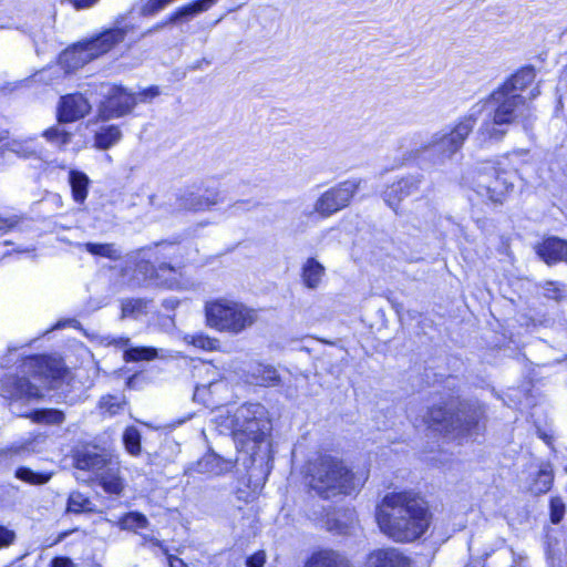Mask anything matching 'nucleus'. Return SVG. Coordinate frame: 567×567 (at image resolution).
Returning a JSON list of instances; mask_svg holds the SVG:
<instances>
[{
    "label": "nucleus",
    "instance_id": "6",
    "mask_svg": "<svg viewBox=\"0 0 567 567\" xmlns=\"http://www.w3.org/2000/svg\"><path fill=\"white\" fill-rule=\"evenodd\" d=\"M309 485L322 498L329 499L355 489L354 475L342 461L321 455L310 464Z\"/></svg>",
    "mask_w": 567,
    "mask_h": 567
},
{
    "label": "nucleus",
    "instance_id": "18",
    "mask_svg": "<svg viewBox=\"0 0 567 567\" xmlns=\"http://www.w3.org/2000/svg\"><path fill=\"white\" fill-rule=\"evenodd\" d=\"M535 252L548 266L567 264V240L556 236L546 237L535 246Z\"/></svg>",
    "mask_w": 567,
    "mask_h": 567
},
{
    "label": "nucleus",
    "instance_id": "49",
    "mask_svg": "<svg viewBox=\"0 0 567 567\" xmlns=\"http://www.w3.org/2000/svg\"><path fill=\"white\" fill-rule=\"evenodd\" d=\"M544 293L547 298L554 299L556 301L560 300L561 290L558 288V286L554 282H547L544 287Z\"/></svg>",
    "mask_w": 567,
    "mask_h": 567
},
{
    "label": "nucleus",
    "instance_id": "13",
    "mask_svg": "<svg viewBox=\"0 0 567 567\" xmlns=\"http://www.w3.org/2000/svg\"><path fill=\"white\" fill-rule=\"evenodd\" d=\"M102 93L106 96L101 110L103 118L120 117L130 113L137 104V97L116 85L102 84Z\"/></svg>",
    "mask_w": 567,
    "mask_h": 567
},
{
    "label": "nucleus",
    "instance_id": "2",
    "mask_svg": "<svg viewBox=\"0 0 567 567\" xmlns=\"http://www.w3.org/2000/svg\"><path fill=\"white\" fill-rule=\"evenodd\" d=\"M483 111L487 114L476 132L480 145L502 141L509 125L520 123L526 127L533 117L532 103L501 89L492 92L487 99L477 102L470 110L475 113V121Z\"/></svg>",
    "mask_w": 567,
    "mask_h": 567
},
{
    "label": "nucleus",
    "instance_id": "8",
    "mask_svg": "<svg viewBox=\"0 0 567 567\" xmlns=\"http://www.w3.org/2000/svg\"><path fill=\"white\" fill-rule=\"evenodd\" d=\"M475 125V113L468 112L454 125L435 132L431 138L416 150L419 156H429L433 164H443L451 159L464 145Z\"/></svg>",
    "mask_w": 567,
    "mask_h": 567
},
{
    "label": "nucleus",
    "instance_id": "44",
    "mask_svg": "<svg viewBox=\"0 0 567 567\" xmlns=\"http://www.w3.org/2000/svg\"><path fill=\"white\" fill-rule=\"evenodd\" d=\"M16 539V533L6 526H0V548L9 547Z\"/></svg>",
    "mask_w": 567,
    "mask_h": 567
},
{
    "label": "nucleus",
    "instance_id": "24",
    "mask_svg": "<svg viewBox=\"0 0 567 567\" xmlns=\"http://www.w3.org/2000/svg\"><path fill=\"white\" fill-rule=\"evenodd\" d=\"M10 151L16 153L22 158H38L43 159L45 150L42 145L38 144L34 138L25 141H12Z\"/></svg>",
    "mask_w": 567,
    "mask_h": 567
},
{
    "label": "nucleus",
    "instance_id": "58",
    "mask_svg": "<svg viewBox=\"0 0 567 567\" xmlns=\"http://www.w3.org/2000/svg\"><path fill=\"white\" fill-rule=\"evenodd\" d=\"M1 157H2V156L0 155V158H1Z\"/></svg>",
    "mask_w": 567,
    "mask_h": 567
},
{
    "label": "nucleus",
    "instance_id": "19",
    "mask_svg": "<svg viewBox=\"0 0 567 567\" xmlns=\"http://www.w3.org/2000/svg\"><path fill=\"white\" fill-rule=\"evenodd\" d=\"M227 390V383L224 380H212L207 384H197L195 386L194 400L207 408H215L223 404L220 394Z\"/></svg>",
    "mask_w": 567,
    "mask_h": 567
},
{
    "label": "nucleus",
    "instance_id": "3",
    "mask_svg": "<svg viewBox=\"0 0 567 567\" xmlns=\"http://www.w3.org/2000/svg\"><path fill=\"white\" fill-rule=\"evenodd\" d=\"M225 425L230 429L237 450L249 455L251 462L268 457L272 426L262 404L246 403L238 406L226 417Z\"/></svg>",
    "mask_w": 567,
    "mask_h": 567
},
{
    "label": "nucleus",
    "instance_id": "45",
    "mask_svg": "<svg viewBox=\"0 0 567 567\" xmlns=\"http://www.w3.org/2000/svg\"><path fill=\"white\" fill-rule=\"evenodd\" d=\"M158 95H159V89L157 86H150V87L138 92L137 94H135V96L137 97V103L138 102H142V103L150 102Z\"/></svg>",
    "mask_w": 567,
    "mask_h": 567
},
{
    "label": "nucleus",
    "instance_id": "33",
    "mask_svg": "<svg viewBox=\"0 0 567 567\" xmlns=\"http://www.w3.org/2000/svg\"><path fill=\"white\" fill-rule=\"evenodd\" d=\"M117 525L123 530L137 532L148 526V519L138 512H130L118 519Z\"/></svg>",
    "mask_w": 567,
    "mask_h": 567
},
{
    "label": "nucleus",
    "instance_id": "41",
    "mask_svg": "<svg viewBox=\"0 0 567 567\" xmlns=\"http://www.w3.org/2000/svg\"><path fill=\"white\" fill-rule=\"evenodd\" d=\"M565 513V504L560 499H551L550 502V520L558 524Z\"/></svg>",
    "mask_w": 567,
    "mask_h": 567
},
{
    "label": "nucleus",
    "instance_id": "5",
    "mask_svg": "<svg viewBox=\"0 0 567 567\" xmlns=\"http://www.w3.org/2000/svg\"><path fill=\"white\" fill-rule=\"evenodd\" d=\"M74 467L87 473V481H96L106 493L120 494L123 482L120 476V461L116 456L96 445L83 446L73 454Z\"/></svg>",
    "mask_w": 567,
    "mask_h": 567
},
{
    "label": "nucleus",
    "instance_id": "52",
    "mask_svg": "<svg viewBox=\"0 0 567 567\" xmlns=\"http://www.w3.org/2000/svg\"><path fill=\"white\" fill-rule=\"evenodd\" d=\"M51 567H74V565L68 557H55L51 561Z\"/></svg>",
    "mask_w": 567,
    "mask_h": 567
},
{
    "label": "nucleus",
    "instance_id": "48",
    "mask_svg": "<svg viewBox=\"0 0 567 567\" xmlns=\"http://www.w3.org/2000/svg\"><path fill=\"white\" fill-rule=\"evenodd\" d=\"M141 538H142V543H141L142 546L158 547L162 549V551L164 554H167V548L163 545V543L161 540H158L157 538L153 537L152 535L142 534Z\"/></svg>",
    "mask_w": 567,
    "mask_h": 567
},
{
    "label": "nucleus",
    "instance_id": "53",
    "mask_svg": "<svg viewBox=\"0 0 567 567\" xmlns=\"http://www.w3.org/2000/svg\"><path fill=\"white\" fill-rule=\"evenodd\" d=\"M169 567H187L182 559L176 556L168 555Z\"/></svg>",
    "mask_w": 567,
    "mask_h": 567
},
{
    "label": "nucleus",
    "instance_id": "29",
    "mask_svg": "<svg viewBox=\"0 0 567 567\" xmlns=\"http://www.w3.org/2000/svg\"><path fill=\"white\" fill-rule=\"evenodd\" d=\"M58 121L56 125H53L45 131H43L42 136L49 142L51 145L56 146L59 150H63L66 145L71 143L72 133L66 131Z\"/></svg>",
    "mask_w": 567,
    "mask_h": 567
},
{
    "label": "nucleus",
    "instance_id": "26",
    "mask_svg": "<svg viewBox=\"0 0 567 567\" xmlns=\"http://www.w3.org/2000/svg\"><path fill=\"white\" fill-rule=\"evenodd\" d=\"M122 138L121 130L115 125L101 127L94 136V146L99 150H109Z\"/></svg>",
    "mask_w": 567,
    "mask_h": 567
},
{
    "label": "nucleus",
    "instance_id": "39",
    "mask_svg": "<svg viewBox=\"0 0 567 567\" xmlns=\"http://www.w3.org/2000/svg\"><path fill=\"white\" fill-rule=\"evenodd\" d=\"M147 301L144 299H124L122 301V316H137L145 312Z\"/></svg>",
    "mask_w": 567,
    "mask_h": 567
},
{
    "label": "nucleus",
    "instance_id": "15",
    "mask_svg": "<svg viewBox=\"0 0 567 567\" xmlns=\"http://www.w3.org/2000/svg\"><path fill=\"white\" fill-rule=\"evenodd\" d=\"M91 109V103L82 94H68L59 101L56 118L60 124L72 123L87 115Z\"/></svg>",
    "mask_w": 567,
    "mask_h": 567
},
{
    "label": "nucleus",
    "instance_id": "56",
    "mask_svg": "<svg viewBox=\"0 0 567 567\" xmlns=\"http://www.w3.org/2000/svg\"><path fill=\"white\" fill-rule=\"evenodd\" d=\"M33 360H34L37 363H39V362H42V361H43V359H42V358H34Z\"/></svg>",
    "mask_w": 567,
    "mask_h": 567
},
{
    "label": "nucleus",
    "instance_id": "28",
    "mask_svg": "<svg viewBox=\"0 0 567 567\" xmlns=\"http://www.w3.org/2000/svg\"><path fill=\"white\" fill-rule=\"evenodd\" d=\"M323 275L324 267L313 258H309L302 267V280L310 289L318 287Z\"/></svg>",
    "mask_w": 567,
    "mask_h": 567
},
{
    "label": "nucleus",
    "instance_id": "11",
    "mask_svg": "<svg viewBox=\"0 0 567 567\" xmlns=\"http://www.w3.org/2000/svg\"><path fill=\"white\" fill-rule=\"evenodd\" d=\"M126 32L125 28L120 27L106 29L96 38L79 43L72 50L65 51L61 60L68 63L70 68H80L112 50L124 40Z\"/></svg>",
    "mask_w": 567,
    "mask_h": 567
},
{
    "label": "nucleus",
    "instance_id": "17",
    "mask_svg": "<svg viewBox=\"0 0 567 567\" xmlns=\"http://www.w3.org/2000/svg\"><path fill=\"white\" fill-rule=\"evenodd\" d=\"M220 202L218 192H206L202 195L193 188L182 189L176 197L179 209L188 212H204Z\"/></svg>",
    "mask_w": 567,
    "mask_h": 567
},
{
    "label": "nucleus",
    "instance_id": "55",
    "mask_svg": "<svg viewBox=\"0 0 567 567\" xmlns=\"http://www.w3.org/2000/svg\"><path fill=\"white\" fill-rule=\"evenodd\" d=\"M32 250H33V248H28V249L19 250V251H20V252H30V251H32Z\"/></svg>",
    "mask_w": 567,
    "mask_h": 567
},
{
    "label": "nucleus",
    "instance_id": "9",
    "mask_svg": "<svg viewBox=\"0 0 567 567\" xmlns=\"http://www.w3.org/2000/svg\"><path fill=\"white\" fill-rule=\"evenodd\" d=\"M204 310L206 323L209 328L230 334L241 333L258 319V313L255 309L227 298H216L206 301Z\"/></svg>",
    "mask_w": 567,
    "mask_h": 567
},
{
    "label": "nucleus",
    "instance_id": "43",
    "mask_svg": "<svg viewBox=\"0 0 567 567\" xmlns=\"http://www.w3.org/2000/svg\"><path fill=\"white\" fill-rule=\"evenodd\" d=\"M21 220H22V217L14 215V214L7 215V216L0 215V230H3V231L10 230V229L14 228L16 226H18Z\"/></svg>",
    "mask_w": 567,
    "mask_h": 567
},
{
    "label": "nucleus",
    "instance_id": "36",
    "mask_svg": "<svg viewBox=\"0 0 567 567\" xmlns=\"http://www.w3.org/2000/svg\"><path fill=\"white\" fill-rule=\"evenodd\" d=\"M93 504L89 497L80 492H73L68 499V511L80 514L93 511Z\"/></svg>",
    "mask_w": 567,
    "mask_h": 567
},
{
    "label": "nucleus",
    "instance_id": "30",
    "mask_svg": "<svg viewBox=\"0 0 567 567\" xmlns=\"http://www.w3.org/2000/svg\"><path fill=\"white\" fill-rule=\"evenodd\" d=\"M126 405L125 396L122 394L118 395H103L99 401V409L102 414L107 416H114L121 413Z\"/></svg>",
    "mask_w": 567,
    "mask_h": 567
},
{
    "label": "nucleus",
    "instance_id": "7",
    "mask_svg": "<svg viewBox=\"0 0 567 567\" xmlns=\"http://www.w3.org/2000/svg\"><path fill=\"white\" fill-rule=\"evenodd\" d=\"M182 247L174 243H161L142 248L128 256L134 265V279L137 285L157 277L158 271L176 272L183 264Z\"/></svg>",
    "mask_w": 567,
    "mask_h": 567
},
{
    "label": "nucleus",
    "instance_id": "46",
    "mask_svg": "<svg viewBox=\"0 0 567 567\" xmlns=\"http://www.w3.org/2000/svg\"><path fill=\"white\" fill-rule=\"evenodd\" d=\"M215 339H210L205 336H195L193 337V344L197 348L204 349V350H212L215 347Z\"/></svg>",
    "mask_w": 567,
    "mask_h": 567
},
{
    "label": "nucleus",
    "instance_id": "57",
    "mask_svg": "<svg viewBox=\"0 0 567 567\" xmlns=\"http://www.w3.org/2000/svg\"><path fill=\"white\" fill-rule=\"evenodd\" d=\"M60 375H61V372H60V371H58V372H56V374H54V378H58V377H60Z\"/></svg>",
    "mask_w": 567,
    "mask_h": 567
},
{
    "label": "nucleus",
    "instance_id": "42",
    "mask_svg": "<svg viewBox=\"0 0 567 567\" xmlns=\"http://www.w3.org/2000/svg\"><path fill=\"white\" fill-rule=\"evenodd\" d=\"M558 103L556 111H560L564 116H567V82H560L558 87Z\"/></svg>",
    "mask_w": 567,
    "mask_h": 567
},
{
    "label": "nucleus",
    "instance_id": "1",
    "mask_svg": "<svg viewBox=\"0 0 567 567\" xmlns=\"http://www.w3.org/2000/svg\"><path fill=\"white\" fill-rule=\"evenodd\" d=\"M380 530L396 543H412L429 529L432 514L424 499L412 492L388 493L377 507Z\"/></svg>",
    "mask_w": 567,
    "mask_h": 567
},
{
    "label": "nucleus",
    "instance_id": "34",
    "mask_svg": "<svg viewBox=\"0 0 567 567\" xmlns=\"http://www.w3.org/2000/svg\"><path fill=\"white\" fill-rule=\"evenodd\" d=\"M32 420L35 423L58 425L64 421V413L55 409H41L35 410L31 414Z\"/></svg>",
    "mask_w": 567,
    "mask_h": 567
},
{
    "label": "nucleus",
    "instance_id": "25",
    "mask_svg": "<svg viewBox=\"0 0 567 567\" xmlns=\"http://www.w3.org/2000/svg\"><path fill=\"white\" fill-rule=\"evenodd\" d=\"M250 375L258 385H276L279 382L277 370L268 364L256 363L251 365Z\"/></svg>",
    "mask_w": 567,
    "mask_h": 567
},
{
    "label": "nucleus",
    "instance_id": "47",
    "mask_svg": "<svg viewBox=\"0 0 567 567\" xmlns=\"http://www.w3.org/2000/svg\"><path fill=\"white\" fill-rule=\"evenodd\" d=\"M266 563V554L264 550L256 551L246 560L247 567H262Z\"/></svg>",
    "mask_w": 567,
    "mask_h": 567
},
{
    "label": "nucleus",
    "instance_id": "23",
    "mask_svg": "<svg viewBox=\"0 0 567 567\" xmlns=\"http://www.w3.org/2000/svg\"><path fill=\"white\" fill-rule=\"evenodd\" d=\"M306 567H352L349 560L334 550H320L312 554Z\"/></svg>",
    "mask_w": 567,
    "mask_h": 567
},
{
    "label": "nucleus",
    "instance_id": "32",
    "mask_svg": "<svg viewBox=\"0 0 567 567\" xmlns=\"http://www.w3.org/2000/svg\"><path fill=\"white\" fill-rule=\"evenodd\" d=\"M216 2H217V0H197L193 3H189V4L178 9L169 18V22H176L177 20H179L184 17L194 16L199 12H204V11L208 10Z\"/></svg>",
    "mask_w": 567,
    "mask_h": 567
},
{
    "label": "nucleus",
    "instance_id": "54",
    "mask_svg": "<svg viewBox=\"0 0 567 567\" xmlns=\"http://www.w3.org/2000/svg\"><path fill=\"white\" fill-rule=\"evenodd\" d=\"M200 370H205V371H206V373H209V372H210L213 375H215V374H216V370H215V368H214V367H209V365L203 364V365H202V368L199 369V371H200Z\"/></svg>",
    "mask_w": 567,
    "mask_h": 567
},
{
    "label": "nucleus",
    "instance_id": "20",
    "mask_svg": "<svg viewBox=\"0 0 567 567\" xmlns=\"http://www.w3.org/2000/svg\"><path fill=\"white\" fill-rule=\"evenodd\" d=\"M370 567H412L411 559L398 548L378 549L370 554Z\"/></svg>",
    "mask_w": 567,
    "mask_h": 567
},
{
    "label": "nucleus",
    "instance_id": "35",
    "mask_svg": "<svg viewBox=\"0 0 567 567\" xmlns=\"http://www.w3.org/2000/svg\"><path fill=\"white\" fill-rule=\"evenodd\" d=\"M123 444L127 453L133 456L141 454V433L135 426H128L123 433Z\"/></svg>",
    "mask_w": 567,
    "mask_h": 567
},
{
    "label": "nucleus",
    "instance_id": "27",
    "mask_svg": "<svg viewBox=\"0 0 567 567\" xmlns=\"http://www.w3.org/2000/svg\"><path fill=\"white\" fill-rule=\"evenodd\" d=\"M69 182L71 185L72 196L75 202L83 203L87 197L89 177L79 171H70Z\"/></svg>",
    "mask_w": 567,
    "mask_h": 567
},
{
    "label": "nucleus",
    "instance_id": "21",
    "mask_svg": "<svg viewBox=\"0 0 567 567\" xmlns=\"http://www.w3.org/2000/svg\"><path fill=\"white\" fill-rule=\"evenodd\" d=\"M233 468V462L214 452L206 453L190 468V472L207 475H221Z\"/></svg>",
    "mask_w": 567,
    "mask_h": 567
},
{
    "label": "nucleus",
    "instance_id": "12",
    "mask_svg": "<svg viewBox=\"0 0 567 567\" xmlns=\"http://www.w3.org/2000/svg\"><path fill=\"white\" fill-rule=\"evenodd\" d=\"M360 184V179H347L327 189L318 197L309 215L317 214L321 218H328L348 207Z\"/></svg>",
    "mask_w": 567,
    "mask_h": 567
},
{
    "label": "nucleus",
    "instance_id": "50",
    "mask_svg": "<svg viewBox=\"0 0 567 567\" xmlns=\"http://www.w3.org/2000/svg\"><path fill=\"white\" fill-rule=\"evenodd\" d=\"M23 450L21 447L8 449L0 452V463L6 461H14Z\"/></svg>",
    "mask_w": 567,
    "mask_h": 567
},
{
    "label": "nucleus",
    "instance_id": "40",
    "mask_svg": "<svg viewBox=\"0 0 567 567\" xmlns=\"http://www.w3.org/2000/svg\"><path fill=\"white\" fill-rule=\"evenodd\" d=\"M174 1L175 0H147L142 8V13L144 16H154Z\"/></svg>",
    "mask_w": 567,
    "mask_h": 567
},
{
    "label": "nucleus",
    "instance_id": "38",
    "mask_svg": "<svg viewBox=\"0 0 567 567\" xmlns=\"http://www.w3.org/2000/svg\"><path fill=\"white\" fill-rule=\"evenodd\" d=\"M553 483V473L550 470L540 468L537 477L530 486V489L535 494H544L550 489Z\"/></svg>",
    "mask_w": 567,
    "mask_h": 567
},
{
    "label": "nucleus",
    "instance_id": "22",
    "mask_svg": "<svg viewBox=\"0 0 567 567\" xmlns=\"http://www.w3.org/2000/svg\"><path fill=\"white\" fill-rule=\"evenodd\" d=\"M109 344L124 349L123 359L126 362L150 361L157 357V349L152 347H131L130 339L125 337L112 338Z\"/></svg>",
    "mask_w": 567,
    "mask_h": 567
},
{
    "label": "nucleus",
    "instance_id": "51",
    "mask_svg": "<svg viewBox=\"0 0 567 567\" xmlns=\"http://www.w3.org/2000/svg\"><path fill=\"white\" fill-rule=\"evenodd\" d=\"M76 10H86L94 7L100 0H68Z\"/></svg>",
    "mask_w": 567,
    "mask_h": 567
},
{
    "label": "nucleus",
    "instance_id": "14",
    "mask_svg": "<svg viewBox=\"0 0 567 567\" xmlns=\"http://www.w3.org/2000/svg\"><path fill=\"white\" fill-rule=\"evenodd\" d=\"M423 182L421 174L406 175L389 185L382 193L383 202L398 215L400 204L416 194Z\"/></svg>",
    "mask_w": 567,
    "mask_h": 567
},
{
    "label": "nucleus",
    "instance_id": "10",
    "mask_svg": "<svg viewBox=\"0 0 567 567\" xmlns=\"http://www.w3.org/2000/svg\"><path fill=\"white\" fill-rule=\"evenodd\" d=\"M514 174L501 172L494 166L476 171L470 181V188L484 203L503 204L514 188Z\"/></svg>",
    "mask_w": 567,
    "mask_h": 567
},
{
    "label": "nucleus",
    "instance_id": "31",
    "mask_svg": "<svg viewBox=\"0 0 567 567\" xmlns=\"http://www.w3.org/2000/svg\"><path fill=\"white\" fill-rule=\"evenodd\" d=\"M83 247L94 256H101L111 260H118L122 257V250L115 244L85 243Z\"/></svg>",
    "mask_w": 567,
    "mask_h": 567
},
{
    "label": "nucleus",
    "instance_id": "4",
    "mask_svg": "<svg viewBox=\"0 0 567 567\" xmlns=\"http://www.w3.org/2000/svg\"><path fill=\"white\" fill-rule=\"evenodd\" d=\"M485 410L477 402H450L434 405L426 412L424 422L440 432L455 436H474L484 427Z\"/></svg>",
    "mask_w": 567,
    "mask_h": 567
},
{
    "label": "nucleus",
    "instance_id": "37",
    "mask_svg": "<svg viewBox=\"0 0 567 567\" xmlns=\"http://www.w3.org/2000/svg\"><path fill=\"white\" fill-rule=\"evenodd\" d=\"M16 477L25 483L33 484V485H41V484L47 483L50 480L49 474L33 472L29 467H23V466L19 467L16 471Z\"/></svg>",
    "mask_w": 567,
    "mask_h": 567
},
{
    "label": "nucleus",
    "instance_id": "16",
    "mask_svg": "<svg viewBox=\"0 0 567 567\" xmlns=\"http://www.w3.org/2000/svg\"><path fill=\"white\" fill-rule=\"evenodd\" d=\"M535 76L536 73L534 68H523L505 81L498 89L506 91L507 93H513L517 99L532 103V100L539 94V91L536 87L528 90V86L533 84Z\"/></svg>",
    "mask_w": 567,
    "mask_h": 567
}]
</instances>
